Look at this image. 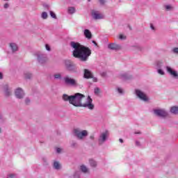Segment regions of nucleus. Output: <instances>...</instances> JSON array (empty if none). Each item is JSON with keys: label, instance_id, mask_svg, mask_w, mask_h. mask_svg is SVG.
Segmentation results:
<instances>
[{"label": "nucleus", "instance_id": "obj_35", "mask_svg": "<svg viewBox=\"0 0 178 178\" xmlns=\"http://www.w3.org/2000/svg\"><path fill=\"white\" fill-rule=\"evenodd\" d=\"M24 101H25L26 105H30V102H31L30 98L26 97Z\"/></svg>", "mask_w": 178, "mask_h": 178}, {"label": "nucleus", "instance_id": "obj_57", "mask_svg": "<svg viewBox=\"0 0 178 178\" xmlns=\"http://www.w3.org/2000/svg\"><path fill=\"white\" fill-rule=\"evenodd\" d=\"M90 138L92 140V138H94V136H90Z\"/></svg>", "mask_w": 178, "mask_h": 178}, {"label": "nucleus", "instance_id": "obj_28", "mask_svg": "<svg viewBox=\"0 0 178 178\" xmlns=\"http://www.w3.org/2000/svg\"><path fill=\"white\" fill-rule=\"evenodd\" d=\"M81 170L83 172V173H88V168L86 167L85 165H81Z\"/></svg>", "mask_w": 178, "mask_h": 178}, {"label": "nucleus", "instance_id": "obj_33", "mask_svg": "<svg viewBox=\"0 0 178 178\" xmlns=\"http://www.w3.org/2000/svg\"><path fill=\"white\" fill-rule=\"evenodd\" d=\"M157 72L161 76H163L165 74V72H163V70H162V69L161 68H158Z\"/></svg>", "mask_w": 178, "mask_h": 178}, {"label": "nucleus", "instance_id": "obj_12", "mask_svg": "<svg viewBox=\"0 0 178 178\" xmlns=\"http://www.w3.org/2000/svg\"><path fill=\"white\" fill-rule=\"evenodd\" d=\"M72 133L74 134H88V131L87 130L81 131L80 128H74Z\"/></svg>", "mask_w": 178, "mask_h": 178}, {"label": "nucleus", "instance_id": "obj_6", "mask_svg": "<svg viewBox=\"0 0 178 178\" xmlns=\"http://www.w3.org/2000/svg\"><path fill=\"white\" fill-rule=\"evenodd\" d=\"M135 94L141 101H144V102H147V101H148V97H147L145 92H143L141 90L136 89Z\"/></svg>", "mask_w": 178, "mask_h": 178}, {"label": "nucleus", "instance_id": "obj_8", "mask_svg": "<svg viewBox=\"0 0 178 178\" xmlns=\"http://www.w3.org/2000/svg\"><path fill=\"white\" fill-rule=\"evenodd\" d=\"M15 97L18 99H23L24 98V90L22 88H18L15 91Z\"/></svg>", "mask_w": 178, "mask_h": 178}, {"label": "nucleus", "instance_id": "obj_34", "mask_svg": "<svg viewBox=\"0 0 178 178\" xmlns=\"http://www.w3.org/2000/svg\"><path fill=\"white\" fill-rule=\"evenodd\" d=\"M50 16H51L53 19H56V15L55 13H54L53 11H50Z\"/></svg>", "mask_w": 178, "mask_h": 178}, {"label": "nucleus", "instance_id": "obj_10", "mask_svg": "<svg viewBox=\"0 0 178 178\" xmlns=\"http://www.w3.org/2000/svg\"><path fill=\"white\" fill-rule=\"evenodd\" d=\"M166 70L173 79H178V72L177 71L175 70L173 68L170 67V66L166 67Z\"/></svg>", "mask_w": 178, "mask_h": 178}, {"label": "nucleus", "instance_id": "obj_36", "mask_svg": "<svg viewBox=\"0 0 178 178\" xmlns=\"http://www.w3.org/2000/svg\"><path fill=\"white\" fill-rule=\"evenodd\" d=\"M172 51L173 54H176L177 55H178V47L173 48Z\"/></svg>", "mask_w": 178, "mask_h": 178}, {"label": "nucleus", "instance_id": "obj_20", "mask_svg": "<svg viewBox=\"0 0 178 178\" xmlns=\"http://www.w3.org/2000/svg\"><path fill=\"white\" fill-rule=\"evenodd\" d=\"M24 77L26 80H30L31 79H33V74H31V72H25L24 73Z\"/></svg>", "mask_w": 178, "mask_h": 178}, {"label": "nucleus", "instance_id": "obj_50", "mask_svg": "<svg viewBox=\"0 0 178 178\" xmlns=\"http://www.w3.org/2000/svg\"><path fill=\"white\" fill-rule=\"evenodd\" d=\"M136 145L137 147H140V145H141V144L140 143V142H138V140L136 141Z\"/></svg>", "mask_w": 178, "mask_h": 178}, {"label": "nucleus", "instance_id": "obj_37", "mask_svg": "<svg viewBox=\"0 0 178 178\" xmlns=\"http://www.w3.org/2000/svg\"><path fill=\"white\" fill-rule=\"evenodd\" d=\"M117 91H118V92L119 93V94H123V89H122L121 88H117Z\"/></svg>", "mask_w": 178, "mask_h": 178}, {"label": "nucleus", "instance_id": "obj_39", "mask_svg": "<svg viewBox=\"0 0 178 178\" xmlns=\"http://www.w3.org/2000/svg\"><path fill=\"white\" fill-rule=\"evenodd\" d=\"M119 38L120 40H126V35L121 34L119 35Z\"/></svg>", "mask_w": 178, "mask_h": 178}, {"label": "nucleus", "instance_id": "obj_14", "mask_svg": "<svg viewBox=\"0 0 178 178\" xmlns=\"http://www.w3.org/2000/svg\"><path fill=\"white\" fill-rule=\"evenodd\" d=\"M131 76L127 72H120L119 74V78L121 79V80H129L130 79Z\"/></svg>", "mask_w": 178, "mask_h": 178}, {"label": "nucleus", "instance_id": "obj_54", "mask_svg": "<svg viewBox=\"0 0 178 178\" xmlns=\"http://www.w3.org/2000/svg\"><path fill=\"white\" fill-rule=\"evenodd\" d=\"M92 42L95 44V45H97V42H95V40H92Z\"/></svg>", "mask_w": 178, "mask_h": 178}, {"label": "nucleus", "instance_id": "obj_29", "mask_svg": "<svg viewBox=\"0 0 178 178\" xmlns=\"http://www.w3.org/2000/svg\"><path fill=\"white\" fill-rule=\"evenodd\" d=\"M90 165V166H92V168H95V166H97V161L91 159L89 161Z\"/></svg>", "mask_w": 178, "mask_h": 178}, {"label": "nucleus", "instance_id": "obj_56", "mask_svg": "<svg viewBox=\"0 0 178 178\" xmlns=\"http://www.w3.org/2000/svg\"><path fill=\"white\" fill-rule=\"evenodd\" d=\"M2 133V129L0 127V134Z\"/></svg>", "mask_w": 178, "mask_h": 178}, {"label": "nucleus", "instance_id": "obj_52", "mask_svg": "<svg viewBox=\"0 0 178 178\" xmlns=\"http://www.w3.org/2000/svg\"><path fill=\"white\" fill-rule=\"evenodd\" d=\"M119 141H120V143H121L122 144H123V139L120 138V139H119Z\"/></svg>", "mask_w": 178, "mask_h": 178}, {"label": "nucleus", "instance_id": "obj_25", "mask_svg": "<svg viewBox=\"0 0 178 178\" xmlns=\"http://www.w3.org/2000/svg\"><path fill=\"white\" fill-rule=\"evenodd\" d=\"M68 13L70 15H73V13H76V8L74 7H69Z\"/></svg>", "mask_w": 178, "mask_h": 178}, {"label": "nucleus", "instance_id": "obj_17", "mask_svg": "<svg viewBox=\"0 0 178 178\" xmlns=\"http://www.w3.org/2000/svg\"><path fill=\"white\" fill-rule=\"evenodd\" d=\"M83 77L84 79H92V72H91V71L88 70V69H85Z\"/></svg>", "mask_w": 178, "mask_h": 178}, {"label": "nucleus", "instance_id": "obj_45", "mask_svg": "<svg viewBox=\"0 0 178 178\" xmlns=\"http://www.w3.org/2000/svg\"><path fill=\"white\" fill-rule=\"evenodd\" d=\"M165 9L167 10H170V9H172V6H165Z\"/></svg>", "mask_w": 178, "mask_h": 178}, {"label": "nucleus", "instance_id": "obj_30", "mask_svg": "<svg viewBox=\"0 0 178 178\" xmlns=\"http://www.w3.org/2000/svg\"><path fill=\"white\" fill-rule=\"evenodd\" d=\"M163 66V63L162 61H157L156 62V67L157 69H161Z\"/></svg>", "mask_w": 178, "mask_h": 178}, {"label": "nucleus", "instance_id": "obj_16", "mask_svg": "<svg viewBox=\"0 0 178 178\" xmlns=\"http://www.w3.org/2000/svg\"><path fill=\"white\" fill-rule=\"evenodd\" d=\"M106 138H108V135L106 134H102L100 135L99 137V145H102L105 141H106Z\"/></svg>", "mask_w": 178, "mask_h": 178}, {"label": "nucleus", "instance_id": "obj_22", "mask_svg": "<svg viewBox=\"0 0 178 178\" xmlns=\"http://www.w3.org/2000/svg\"><path fill=\"white\" fill-rule=\"evenodd\" d=\"M74 136L76 138V140H84V138L87 137V134H75Z\"/></svg>", "mask_w": 178, "mask_h": 178}, {"label": "nucleus", "instance_id": "obj_24", "mask_svg": "<svg viewBox=\"0 0 178 178\" xmlns=\"http://www.w3.org/2000/svg\"><path fill=\"white\" fill-rule=\"evenodd\" d=\"M54 80H62V74L56 73L54 74Z\"/></svg>", "mask_w": 178, "mask_h": 178}, {"label": "nucleus", "instance_id": "obj_3", "mask_svg": "<svg viewBox=\"0 0 178 178\" xmlns=\"http://www.w3.org/2000/svg\"><path fill=\"white\" fill-rule=\"evenodd\" d=\"M64 84L67 87H79V82L74 78H72L69 75H66L63 79Z\"/></svg>", "mask_w": 178, "mask_h": 178}, {"label": "nucleus", "instance_id": "obj_41", "mask_svg": "<svg viewBox=\"0 0 178 178\" xmlns=\"http://www.w3.org/2000/svg\"><path fill=\"white\" fill-rule=\"evenodd\" d=\"M56 151L57 154H60V152H62V149L60 147H56Z\"/></svg>", "mask_w": 178, "mask_h": 178}, {"label": "nucleus", "instance_id": "obj_7", "mask_svg": "<svg viewBox=\"0 0 178 178\" xmlns=\"http://www.w3.org/2000/svg\"><path fill=\"white\" fill-rule=\"evenodd\" d=\"M37 60L40 65H44V63H47V60H48V58L47 57V54L38 53L36 54Z\"/></svg>", "mask_w": 178, "mask_h": 178}, {"label": "nucleus", "instance_id": "obj_49", "mask_svg": "<svg viewBox=\"0 0 178 178\" xmlns=\"http://www.w3.org/2000/svg\"><path fill=\"white\" fill-rule=\"evenodd\" d=\"M136 48H137V49H138V51H141V50L143 49V47H141V46H140V45H137V46H136Z\"/></svg>", "mask_w": 178, "mask_h": 178}, {"label": "nucleus", "instance_id": "obj_13", "mask_svg": "<svg viewBox=\"0 0 178 178\" xmlns=\"http://www.w3.org/2000/svg\"><path fill=\"white\" fill-rule=\"evenodd\" d=\"M108 47L109 49H113V51H119L121 48L120 45L116 43H111L108 44Z\"/></svg>", "mask_w": 178, "mask_h": 178}, {"label": "nucleus", "instance_id": "obj_11", "mask_svg": "<svg viewBox=\"0 0 178 178\" xmlns=\"http://www.w3.org/2000/svg\"><path fill=\"white\" fill-rule=\"evenodd\" d=\"M92 17H93V19H95V20H99L101 19H104V15L99 14L98 11H92Z\"/></svg>", "mask_w": 178, "mask_h": 178}, {"label": "nucleus", "instance_id": "obj_32", "mask_svg": "<svg viewBox=\"0 0 178 178\" xmlns=\"http://www.w3.org/2000/svg\"><path fill=\"white\" fill-rule=\"evenodd\" d=\"M80 171H76L74 174V178H80Z\"/></svg>", "mask_w": 178, "mask_h": 178}, {"label": "nucleus", "instance_id": "obj_48", "mask_svg": "<svg viewBox=\"0 0 178 178\" xmlns=\"http://www.w3.org/2000/svg\"><path fill=\"white\" fill-rule=\"evenodd\" d=\"M9 8V3H6L4 4V9H8Z\"/></svg>", "mask_w": 178, "mask_h": 178}, {"label": "nucleus", "instance_id": "obj_31", "mask_svg": "<svg viewBox=\"0 0 178 178\" xmlns=\"http://www.w3.org/2000/svg\"><path fill=\"white\" fill-rule=\"evenodd\" d=\"M42 161L43 165H44V166L48 165V160L47 159L46 157H42Z\"/></svg>", "mask_w": 178, "mask_h": 178}, {"label": "nucleus", "instance_id": "obj_40", "mask_svg": "<svg viewBox=\"0 0 178 178\" xmlns=\"http://www.w3.org/2000/svg\"><path fill=\"white\" fill-rule=\"evenodd\" d=\"M95 94L96 95H98V94H99V88H95Z\"/></svg>", "mask_w": 178, "mask_h": 178}, {"label": "nucleus", "instance_id": "obj_51", "mask_svg": "<svg viewBox=\"0 0 178 178\" xmlns=\"http://www.w3.org/2000/svg\"><path fill=\"white\" fill-rule=\"evenodd\" d=\"M3 79V74L2 72H0V80H2Z\"/></svg>", "mask_w": 178, "mask_h": 178}, {"label": "nucleus", "instance_id": "obj_1", "mask_svg": "<svg viewBox=\"0 0 178 178\" xmlns=\"http://www.w3.org/2000/svg\"><path fill=\"white\" fill-rule=\"evenodd\" d=\"M70 47L74 49L72 52L74 58H78L81 62H87L88 60V57L91 56V49L90 48L76 42H71Z\"/></svg>", "mask_w": 178, "mask_h": 178}, {"label": "nucleus", "instance_id": "obj_9", "mask_svg": "<svg viewBox=\"0 0 178 178\" xmlns=\"http://www.w3.org/2000/svg\"><path fill=\"white\" fill-rule=\"evenodd\" d=\"M3 90L6 97H10L13 92V90H12V88H10V86H9L8 84L3 86Z\"/></svg>", "mask_w": 178, "mask_h": 178}, {"label": "nucleus", "instance_id": "obj_15", "mask_svg": "<svg viewBox=\"0 0 178 178\" xmlns=\"http://www.w3.org/2000/svg\"><path fill=\"white\" fill-rule=\"evenodd\" d=\"M62 99L65 101V102H69V104H72V95H68L67 94H63L62 96Z\"/></svg>", "mask_w": 178, "mask_h": 178}, {"label": "nucleus", "instance_id": "obj_47", "mask_svg": "<svg viewBox=\"0 0 178 178\" xmlns=\"http://www.w3.org/2000/svg\"><path fill=\"white\" fill-rule=\"evenodd\" d=\"M92 81H94L95 83H97V81H98V79H97V77H94L92 76Z\"/></svg>", "mask_w": 178, "mask_h": 178}, {"label": "nucleus", "instance_id": "obj_18", "mask_svg": "<svg viewBox=\"0 0 178 178\" xmlns=\"http://www.w3.org/2000/svg\"><path fill=\"white\" fill-rule=\"evenodd\" d=\"M83 33H84L85 37L86 38H88V40H91V38H92L91 31H90V30H88V29H85Z\"/></svg>", "mask_w": 178, "mask_h": 178}, {"label": "nucleus", "instance_id": "obj_43", "mask_svg": "<svg viewBox=\"0 0 178 178\" xmlns=\"http://www.w3.org/2000/svg\"><path fill=\"white\" fill-rule=\"evenodd\" d=\"M45 48H46L47 51H51V47L48 44L45 45Z\"/></svg>", "mask_w": 178, "mask_h": 178}, {"label": "nucleus", "instance_id": "obj_26", "mask_svg": "<svg viewBox=\"0 0 178 178\" xmlns=\"http://www.w3.org/2000/svg\"><path fill=\"white\" fill-rule=\"evenodd\" d=\"M70 147L71 148H77V147H79V145L76 143V141L72 140L70 142Z\"/></svg>", "mask_w": 178, "mask_h": 178}, {"label": "nucleus", "instance_id": "obj_2", "mask_svg": "<svg viewBox=\"0 0 178 178\" xmlns=\"http://www.w3.org/2000/svg\"><path fill=\"white\" fill-rule=\"evenodd\" d=\"M83 98H86V95L81 93L77 92L72 95L71 105L76 107L88 108L90 110L94 109V104H92V99H91V97L88 96L86 103L85 104L81 103Z\"/></svg>", "mask_w": 178, "mask_h": 178}, {"label": "nucleus", "instance_id": "obj_27", "mask_svg": "<svg viewBox=\"0 0 178 178\" xmlns=\"http://www.w3.org/2000/svg\"><path fill=\"white\" fill-rule=\"evenodd\" d=\"M41 17L43 20H46V19H48V13L47 12L42 13Z\"/></svg>", "mask_w": 178, "mask_h": 178}, {"label": "nucleus", "instance_id": "obj_42", "mask_svg": "<svg viewBox=\"0 0 178 178\" xmlns=\"http://www.w3.org/2000/svg\"><path fill=\"white\" fill-rule=\"evenodd\" d=\"M100 5H105L106 0H99Z\"/></svg>", "mask_w": 178, "mask_h": 178}, {"label": "nucleus", "instance_id": "obj_23", "mask_svg": "<svg viewBox=\"0 0 178 178\" xmlns=\"http://www.w3.org/2000/svg\"><path fill=\"white\" fill-rule=\"evenodd\" d=\"M170 112L173 113V115H178V106H175L171 107Z\"/></svg>", "mask_w": 178, "mask_h": 178}, {"label": "nucleus", "instance_id": "obj_55", "mask_svg": "<svg viewBox=\"0 0 178 178\" xmlns=\"http://www.w3.org/2000/svg\"><path fill=\"white\" fill-rule=\"evenodd\" d=\"M135 134H141V132L140 131H136V132H135Z\"/></svg>", "mask_w": 178, "mask_h": 178}, {"label": "nucleus", "instance_id": "obj_4", "mask_svg": "<svg viewBox=\"0 0 178 178\" xmlns=\"http://www.w3.org/2000/svg\"><path fill=\"white\" fill-rule=\"evenodd\" d=\"M153 113L154 116H157V118H162L163 119L169 116V113L165 108H154L153 109Z\"/></svg>", "mask_w": 178, "mask_h": 178}, {"label": "nucleus", "instance_id": "obj_5", "mask_svg": "<svg viewBox=\"0 0 178 178\" xmlns=\"http://www.w3.org/2000/svg\"><path fill=\"white\" fill-rule=\"evenodd\" d=\"M65 65L67 70L72 73H77V67L70 60H66Z\"/></svg>", "mask_w": 178, "mask_h": 178}, {"label": "nucleus", "instance_id": "obj_19", "mask_svg": "<svg viewBox=\"0 0 178 178\" xmlns=\"http://www.w3.org/2000/svg\"><path fill=\"white\" fill-rule=\"evenodd\" d=\"M10 48L13 52H16V51L19 49V47L16 43H10Z\"/></svg>", "mask_w": 178, "mask_h": 178}, {"label": "nucleus", "instance_id": "obj_53", "mask_svg": "<svg viewBox=\"0 0 178 178\" xmlns=\"http://www.w3.org/2000/svg\"><path fill=\"white\" fill-rule=\"evenodd\" d=\"M102 76H106V72H103V73L102 74Z\"/></svg>", "mask_w": 178, "mask_h": 178}, {"label": "nucleus", "instance_id": "obj_38", "mask_svg": "<svg viewBox=\"0 0 178 178\" xmlns=\"http://www.w3.org/2000/svg\"><path fill=\"white\" fill-rule=\"evenodd\" d=\"M7 178H16V175H15V174H9L7 176Z\"/></svg>", "mask_w": 178, "mask_h": 178}, {"label": "nucleus", "instance_id": "obj_44", "mask_svg": "<svg viewBox=\"0 0 178 178\" xmlns=\"http://www.w3.org/2000/svg\"><path fill=\"white\" fill-rule=\"evenodd\" d=\"M2 119H3V115H2V111H1L0 108V120H2Z\"/></svg>", "mask_w": 178, "mask_h": 178}, {"label": "nucleus", "instance_id": "obj_46", "mask_svg": "<svg viewBox=\"0 0 178 178\" xmlns=\"http://www.w3.org/2000/svg\"><path fill=\"white\" fill-rule=\"evenodd\" d=\"M150 29L152 30H153L154 31H155V26H154V24H150Z\"/></svg>", "mask_w": 178, "mask_h": 178}, {"label": "nucleus", "instance_id": "obj_21", "mask_svg": "<svg viewBox=\"0 0 178 178\" xmlns=\"http://www.w3.org/2000/svg\"><path fill=\"white\" fill-rule=\"evenodd\" d=\"M53 168L56 169V170H60L62 166L60 165V163L58 161H54L53 164Z\"/></svg>", "mask_w": 178, "mask_h": 178}]
</instances>
